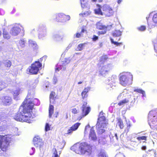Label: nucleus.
<instances>
[{"label": "nucleus", "instance_id": "f257e3e1", "mask_svg": "<svg viewBox=\"0 0 157 157\" xmlns=\"http://www.w3.org/2000/svg\"><path fill=\"white\" fill-rule=\"evenodd\" d=\"M34 106V104L32 102L29 101L27 103L24 101L20 107V109L22 108V111L16 113L14 119L17 121L31 123Z\"/></svg>", "mask_w": 157, "mask_h": 157}, {"label": "nucleus", "instance_id": "f03ea898", "mask_svg": "<svg viewBox=\"0 0 157 157\" xmlns=\"http://www.w3.org/2000/svg\"><path fill=\"white\" fill-rule=\"evenodd\" d=\"M97 8L94 9L95 14L98 15H104L106 17H110L114 14V11L110 6L105 4L102 6L99 4L97 5Z\"/></svg>", "mask_w": 157, "mask_h": 157}, {"label": "nucleus", "instance_id": "7ed1b4c3", "mask_svg": "<svg viewBox=\"0 0 157 157\" xmlns=\"http://www.w3.org/2000/svg\"><path fill=\"white\" fill-rule=\"evenodd\" d=\"M71 149L77 154L83 155L86 152L91 150L92 148L90 145L86 142H77L71 146Z\"/></svg>", "mask_w": 157, "mask_h": 157}, {"label": "nucleus", "instance_id": "20e7f679", "mask_svg": "<svg viewBox=\"0 0 157 157\" xmlns=\"http://www.w3.org/2000/svg\"><path fill=\"white\" fill-rule=\"evenodd\" d=\"M104 113L102 111H101L99 113V117L98 118L96 124V127L98 129V132L100 134H102L105 132L104 128L106 126L107 123L105 122L106 118L103 116Z\"/></svg>", "mask_w": 157, "mask_h": 157}, {"label": "nucleus", "instance_id": "39448f33", "mask_svg": "<svg viewBox=\"0 0 157 157\" xmlns=\"http://www.w3.org/2000/svg\"><path fill=\"white\" fill-rule=\"evenodd\" d=\"M133 76L130 73L126 72L122 74L119 78L120 83L123 86H126L132 82Z\"/></svg>", "mask_w": 157, "mask_h": 157}, {"label": "nucleus", "instance_id": "423d86ee", "mask_svg": "<svg viewBox=\"0 0 157 157\" xmlns=\"http://www.w3.org/2000/svg\"><path fill=\"white\" fill-rule=\"evenodd\" d=\"M10 138L7 136L0 135V149L3 151H6L10 146Z\"/></svg>", "mask_w": 157, "mask_h": 157}, {"label": "nucleus", "instance_id": "0eeeda50", "mask_svg": "<svg viewBox=\"0 0 157 157\" xmlns=\"http://www.w3.org/2000/svg\"><path fill=\"white\" fill-rule=\"evenodd\" d=\"M42 64L39 61H35L31 64L28 69L30 74L36 75L41 69Z\"/></svg>", "mask_w": 157, "mask_h": 157}, {"label": "nucleus", "instance_id": "6e6552de", "mask_svg": "<svg viewBox=\"0 0 157 157\" xmlns=\"http://www.w3.org/2000/svg\"><path fill=\"white\" fill-rule=\"evenodd\" d=\"M87 102L84 101L81 107L82 115L78 117L77 120L80 121L83 117L86 116L90 111V108L89 106H87Z\"/></svg>", "mask_w": 157, "mask_h": 157}, {"label": "nucleus", "instance_id": "1a4fd4ad", "mask_svg": "<svg viewBox=\"0 0 157 157\" xmlns=\"http://www.w3.org/2000/svg\"><path fill=\"white\" fill-rule=\"evenodd\" d=\"M149 124L151 128L157 130V117L155 116L152 117L150 114L149 115Z\"/></svg>", "mask_w": 157, "mask_h": 157}, {"label": "nucleus", "instance_id": "9d476101", "mask_svg": "<svg viewBox=\"0 0 157 157\" xmlns=\"http://www.w3.org/2000/svg\"><path fill=\"white\" fill-rule=\"evenodd\" d=\"M21 29L18 25H14L11 29L10 33L13 36L18 35L21 32Z\"/></svg>", "mask_w": 157, "mask_h": 157}, {"label": "nucleus", "instance_id": "9b49d317", "mask_svg": "<svg viewBox=\"0 0 157 157\" xmlns=\"http://www.w3.org/2000/svg\"><path fill=\"white\" fill-rule=\"evenodd\" d=\"M80 124L81 123L78 122L74 124L67 130L66 134L71 135L73 131H75L78 129Z\"/></svg>", "mask_w": 157, "mask_h": 157}, {"label": "nucleus", "instance_id": "f8f14e48", "mask_svg": "<svg viewBox=\"0 0 157 157\" xmlns=\"http://www.w3.org/2000/svg\"><path fill=\"white\" fill-rule=\"evenodd\" d=\"M2 101L3 104L5 105H10L12 102V99L11 97L6 96L2 97Z\"/></svg>", "mask_w": 157, "mask_h": 157}, {"label": "nucleus", "instance_id": "ddd939ff", "mask_svg": "<svg viewBox=\"0 0 157 157\" xmlns=\"http://www.w3.org/2000/svg\"><path fill=\"white\" fill-rule=\"evenodd\" d=\"M12 65L11 61L9 60L6 59L2 63V71L8 70Z\"/></svg>", "mask_w": 157, "mask_h": 157}, {"label": "nucleus", "instance_id": "4468645a", "mask_svg": "<svg viewBox=\"0 0 157 157\" xmlns=\"http://www.w3.org/2000/svg\"><path fill=\"white\" fill-rule=\"evenodd\" d=\"M112 24L108 25L107 26L102 25L100 23H98L97 25V28L99 30H110L112 27Z\"/></svg>", "mask_w": 157, "mask_h": 157}, {"label": "nucleus", "instance_id": "2eb2a0df", "mask_svg": "<svg viewBox=\"0 0 157 157\" xmlns=\"http://www.w3.org/2000/svg\"><path fill=\"white\" fill-rule=\"evenodd\" d=\"M66 15L62 13H59L56 16V20L58 22H63L66 21Z\"/></svg>", "mask_w": 157, "mask_h": 157}, {"label": "nucleus", "instance_id": "dca6fc26", "mask_svg": "<svg viewBox=\"0 0 157 157\" xmlns=\"http://www.w3.org/2000/svg\"><path fill=\"white\" fill-rule=\"evenodd\" d=\"M89 138L90 140L94 141H95L97 140V138L95 132L93 128H91L90 129L89 133Z\"/></svg>", "mask_w": 157, "mask_h": 157}, {"label": "nucleus", "instance_id": "f3484780", "mask_svg": "<svg viewBox=\"0 0 157 157\" xmlns=\"http://www.w3.org/2000/svg\"><path fill=\"white\" fill-rule=\"evenodd\" d=\"M21 91L22 90L21 88H18L12 91V94L14 99H17L18 96L21 94Z\"/></svg>", "mask_w": 157, "mask_h": 157}, {"label": "nucleus", "instance_id": "a211bd4d", "mask_svg": "<svg viewBox=\"0 0 157 157\" xmlns=\"http://www.w3.org/2000/svg\"><path fill=\"white\" fill-rule=\"evenodd\" d=\"M90 87L87 86L85 87L81 93V96L82 99L86 98L88 96L87 93L90 90Z\"/></svg>", "mask_w": 157, "mask_h": 157}, {"label": "nucleus", "instance_id": "6ab92c4d", "mask_svg": "<svg viewBox=\"0 0 157 157\" xmlns=\"http://www.w3.org/2000/svg\"><path fill=\"white\" fill-rule=\"evenodd\" d=\"M29 46L34 50H36L38 48V47L36 43L31 40H29Z\"/></svg>", "mask_w": 157, "mask_h": 157}, {"label": "nucleus", "instance_id": "aec40b11", "mask_svg": "<svg viewBox=\"0 0 157 157\" xmlns=\"http://www.w3.org/2000/svg\"><path fill=\"white\" fill-rule=\"evenodd\" d=\"M49 98L50 103L52 104L55 103L56 102L55 100L56 97V93L54 92H51L49 96Z\"/></svg>", "mask_w": 157, "mask_h": 157}, {"label": "nucleus", "instance_id": "412c9836", "mask_svg": "<svg viewBox=\"0 0 157 157\" xmlns=\"http://www.w3.org/2000/svg\"><path fill=\"white\" fill-rule=\"evenodd\" d=\"M33 144L36 147H40L42 145V143L40 140L37 138L35 137L33 140Z\"/></svg>", "mask_w": 157, "mask_h": 157}, {"label": "nucleus", "instance_id": "4be33fe9", "mask_svg": "<svg viewBox=\"0 0 157 157\" xmlns=\"http://www.w3.org/2000/svg\"><path fill=\"white\" fill-rule=\"evenodd\" d=\"M86 32V26H83L81 28V31L80 33H78L76 34V38H80L83 36L82 33Z\"/></svg>", "mask_w": 157, "mask_h": 157}, {"label": "nucleus", "instance_id": "5701e85b", "mask_svg": "<svg viewBox=\"0 0 157 157\" xmlns=\"http://www.w3.org/2000/svg\"><path fill=\"white\" fill-rule=\"evenodd\" d=\"M97 157H109V156L105 151L101 150L98 152Z\"/></svg>", "mask_w": 157, "mask_h": 157}, {"label": "nucleus", "instance_id": "b1692460", "mask_svg": "<svg viewBox=\"0 0 157 157\" xmlns=\"http://www.w3.org/2000/svg\"><path fill=\"white\" fill-rule=\"evenodd\" d=\"M117 123L121 129H123L124 127V125L122 119L120 118H117Z\"/></svg>", "mask_w": 157, "mask_h": 157}, {"label": "nucleus", "instance_id": "393cba45", "mask_svg": "<svg viewBox=\"0 0 157 157\" xmlns=\"http://www.w3.org/2000/svg\"><path fill=\"white\" fill-rule=\"evenodd\" d=\"M80 2L81 6L82 8L87 7L88 9H89L88 6L87 0H80Z\"/></svg>", "mask_w": 157, "mask_h": 157}, {"label": "nucleus", "instance_id": "a878e982", "mask_svg": "<svg viewBox=\"0 0 157 157\" xmlns=\"http://www.w3.org/2000/svg\"><path fill=\"white\" fill-rule=\"evenodd\" d=\"M106 66H103L102 67L100 71V74L103 75L105 74L106 73L108 72L109 70L108 69V67Z\"/></svg>", "mask_w": 157, "mask_h": 157}, {"label": "nucleus", "instance_id": "bb28decb", "mask_svg": "<svg viewBox=\"0 0 157 157\" xmlns=\"http://www.w3.org/2000/svg\"><path fill=\"white\" fill-rule=\"evenodd\" d=\"M3 38L6 39H9L10 37L8 32H7L5 29H4L3 30Z\"/></svg>", "mask_w": 157, "mask_h": 157}, {"label": "nucleus", "instance_id": "cd10ccee", "mask_svg": "<svg viewBox=\"0 0 157 157\" xmlns=\"http://www.w3.org/2000/svg\"><path fill=\"white\" fill-rule=\"evenodd\" d=\"M130 101L129 99L128 98H125L124 99L120 101L118 104V105L121 106L124 104H125L128 103Z\"/></svg>", "mask_w": 157, "mask_h": 157}, {"label": "nucleus", "instance_id": "c85d7f7f", "mask_svg": "<svg viewBox=\"0 0 157 157\" xmlns=\"http://www.w3.org/2000/svg\"><path fill=\"white\" fill-rule=\"evenodd\" d=\"M54 107L52 105H50L49 108V118L52 117L54 112Z\"/></svg>", "mask_w": 157, "mask_h": 157}, {"label": "nucleus", "instance_id": "c756f323", "mask_svg": "<svg viewBox=\"0 0 157 157\" xmlns=\"http://www.w3.org/2000/svg\"><path fill=\"white\" fill-rule=\"evenodd\" d=\"M122 32L119 30H116L113 33L112 35L114 37H118L121 35Z\"/></svg>", "mask_w": 157, "mask_h": 157}, {"label": "nucleus", "instance_id": "7c9ffc66", "mask_svg": "<svg viewBox=\"0 0 157 157\" xmlns=\"http://www.w3.org/2000/svg\"><path fill=\"white\" fill-rule=\"evenodd\" d=\"M134 91L142 94L143 96H145V92L142 89H136L134 90Z\"/></svg>", "mask_w": 157, "mask_h": 157}, {"label": "nucleus", "instance_id": "2f4dec72", "mask_svg": "<svg viewBox=\"0 0 157 157\" xmlns=\"http://www.w3.org/2000/svg\"><path fill=\"white\" fill-rule=\"evenodd\" d=\"M70 62V60L67 58H65L64 60L62 62V66L65 67V65L69 63Z\"/></svg>", "mask_w": 157, "mask_h": 157}, {"label": "nucleus", "instance_id": "473e14b6", "mask_svg": "<svg viewBox=\"0 0 157 157\" xmlns=\"http://www.w3.org/2000/svg\"><path fill=\"white\" fill-rule=\"evenodd\" d=\"M150 133L151 136L155 140V141L157 140V133L154 131H151Z\"/></svg>", "mask_w": 157, "mask_h": 157}, {"label": "nucleus", "instance_id": "72a5a7b5", "mask_svg": "<svg viewBox=\"0 0 157 157\" xmlns=\"http://www.w3.org/2000/svg\"><path fill=\"white\" fill-rule=\"evenodd\" d=\"M59 67H57L55 69V71L56 72H57L60 71V70H65L66 69L65 67L62 66V64L59 65Z\"/></svg>", "mask_w": 157, "mask_h": 157}, {"label": "nucleus", "instance_id": "f704fd0d", "mask_svg": "<svg viewBox=\"0 0 157 157\" xmlns=\"http://www.w3.org/2000/svg\"><path fill=\"white\" fill-rule=\"evenodd\" d=\"M53 153L52 157H59V155L58 154L57 151L55 148L53 149Z\"/></svg>", "mask_w": 157, "mask_h": 157}, {"label": "nucleus", "instance_id": "c9c22d12", "mask_svg": "<svg viewBox=\"0 0 157 157\" xmlns=\"http://www.w3.org/2000/svg\"><path fill=\"white\" fill-rule=\"evenodd\" d=\"M19 43L21 46L24 47L25 45L26 41L23 39H21L19 41Z\"/></svg>", "mask_w": 157, "mask_h": 157}, {"label": "nucleus", "instance_id": "e433bc0d", "mask_svg": "<svg viewBox=\"0 0 157 157\" xmlns=\"http://www.w3.org/2000/svg\"><path fill=\"white\" fill-rule=\"evenodd\" d=\"M152 21L155 24H157V13L154 14L152 18Z\"/></svg>", "mask_w": 157, "mask_h": 157}, {"label": "nucleus", "instance_id": "4c0bfd02", "mask_svg": "<svg viewBox=\"0 0 157 157\" xmlns=\"http://www.w3.org/2000/svg\"><path fill=\"white\" fill-rule=\"evenodd\" d=\"M90 12L89 10L85 12H82L79 14V15L80 16L83 17L90 15Z\"/></svg>", "mask_w": 157, "mask_h": 157}, {"label": "nucleus", "instance_id": "58836bf2", "mask_svg": "<svg viewBox=\"0 0 157 157\" xmlns=\"http://www.w3.org/2000/svg\"><path fill=\"white\" fill-rule=\"evenodd\" d=\"M86 43L80 44L78 45L77 47V51H81L83 49V48Z\"/></svg>", "mask_w": 157, "mask_h": 157}, {"label": "nucleus", "instance_id": "ea45409f", "mask_svg": "<svg viewBox=\"0 0 157 157\" xmlns=\"http://www.w3.org/2000/svg\"><path fill=\"white\" fill-rule=\"evenodd\" d=\"M146 27L145 26L141 25L137 28L138 30L140 31H144L145 30Z\"/></svg>", "mask_w": 157, "mask_h": 157}, {"label": "nucleus", "instance_id": "a19ab883", "mask_svg": "<svg viewBox=\"0 0 157 157\" xmlns=\"http://www.w3.org/2000/svg\"><path fill=\"white\" fill-rule=\"evenodd\" d=\"M147 136H138L137 137L136 139L139 141H141V140H144L146 141L147 140Z\"/></svg>", "mask_w": 157, "mask_h": 157}, {"label": "nucleus", "instance_id": "79ce46f5", "mask_svg": "<svg viewBox=\"0 0 157 157\" xmlns=\"http://www.w3.org/2000/svg\"><path fill=\"white\" fill-rule=\"evenodd\" d=\"M71 113L74 115L76 114L79 113V110L76 108H73L71 109Z\"/></svg>", "mask_w": 157, "mask_h": 157}, {"label": "nucleus", "instance_id": "37998d69", "mask_svg": "<svg viewBox=\"0 0 157 157\" xmlns=\"http://www.w3.org/2000/svg\"><path fill=\"white\" fill-rule=\"evenodd\" d=\"M6 87L4 82H0V91Z\"/></svg>", "mask_w": 157, "mask_h": 157}, {"label": "nucleus", "instance_id": "c03bdc74", "mask_svg": "<svg viewBox=\"0 0 157 157\" xmlns=\"http://www.w3.org/2000/svg\"><path fill=\"white\" fill-rule=\"evenodd\" d=\"M111 41L112 43L116 45L117 46H119L122 44V43H118L117 42L114 41L112 39H111Z\"/></svg>", "mask_w": 157, "mask_h": 157}, {"label": "nucleus", "instance_id": "a18cd8bd", "mask_svg": "<svg viewBox=\"0 0 157 157\" xmlns=\"http://www.w3.org/2000/svg\"><path fill=\"white\" fill-rule=\"evenodd\" d=\"M103 31H99L98 32V35H102L105 34L106 33L107 31H109L108 30H103Z\"/></svg>", "mask_w": 157, "mask_h": 157}, {"label": "nucleus", "instance_id": "49530a36", "mask_svg": "<svg viewBox=\"0 0 157 157\" xmlns=\"http://www.w3.org/2000/svg\"><path fill=\"white\" fill-rule=\"evenodd\" d=\"M50 130V127L48 123H47L46 124L45 126V131L47 132Z\"/></svg>", "mask_w": 157, "mask_h": 157}, {"label": "nucleus", "instance_id": "de8ad7c7", "mask_svg": "<svg viewBox=\"0 0 157 157\" xmlns=\"http://www.w3.org/2000/svg\"><path fill=\"white\" fill-rule=\"evenodd\" d=\"M98 36H96L95 35H94L93 36V37L92 38V40L93 41H96L98 40Z\"/></svg>", "mask_w": 157, "mask_h": 157}, {"label": "nucleus", "instance_id": "09e8293b", "mask_svg": "<svg viewBox=\"0 0 157 157\" xmlns=\"http://www.w3.org/2000/svg\"><path fill=\"white\" fill-rule=\"evenodd\" d=\"M107 59V57L106 56H103L101 57V60H103L106 59Z\"/></svg>", "mask_w": 157, "mask_h": 157}, {"label": "nucleus", "instance_id": "8fccbe9b", "mask_svg": "<svg viewBox=\"0 0 157 157\" xmlns=\"http://www.w3.org/2000/svg\"><path fill=\"white\" fill-rule=\"evenodd\" d=\"M59 113L58 112H55L53 115V117L55 118H57L58 115Z\"/></svg>", "mask_w": 157, "mask_h": 157}, {"label": "nucleus", "instance_id": "3c124183", "mask_svg": "<svg viewBox=\"0 0 157 157\" xmlns=\"http://www.w3.org/2000/svg\"><path fill=\"white\" fill-rule=\"evenodd\" d=\"M2 71V62L0 60V70Z\"/></svg>", "mask_w": 157, "mask_h": 157}, {"label": "nucleus", "instance_id": "603ef678", "mask_svg": "<svg viewBox=\"0 0 157 157\" xmlns=\"http://www.w3.org/2000/svg\"><path fill=\"white\" fill-rule=\"evenodd\" d=\"M32 150L33 151V153H32V154L30 153V154L31 155L33 154L35 152V148L34 147H33L32 148Z\"/></svg>", "mask_w": 157, "mask_h": 157}, {"label": "nucleus", "instance_id": "864d4df0", "mask_svg": "<svg viewBox=\"0 0 157 157\" xmlns=\"http://www.w3.org/2000/svg\"><path fill=\"white\" fill-rule=\"evenodd\" d=\"M127 124V127L128 128V129L130 127H131V125L130 124Z\"/></svg>", "mask_w": 157, "mask_h": 157}, {"label": "nucleus", "instance_id": "5fc2aeb1", "mask_svg": "<svg viewBox=\"0 0 157 157\" xmlns=\"http://www.w3.org/2000/svg\"><path fill=\"white\" fill-rule=\"evenodd\" d=\"M146 147L145 146H143L142 147V149L143 150H145L146 149Z\"/></svg>", "mask_w": 157, "mask_h": 157}, {"label": "nucleus", "instance_id": "6e6d98bb", "mask_svg": "<svg viewBox=\"0 0 157 157\" xmlns=\"http://www.w3.org/2000/svg\"><path fill=\"white\" fill-rule=\"evenodd\" d=\"M122 1V0H118L117 1V3L119 4Z\"/></svg>", "mask_w": 157, "mask_h": 157}, {"label": "nucleus", "instance_id": "4d7b16f0", "mask_svg": "<svg viewBox=\"0 0 157 157\" xmlns=\"http://www.w3.org/2000/svg\"><path fill=\"white\" fill-rule=\"evenodd\" d=\"M115 137H116V139L117 140H118V136H117V133L115 134Z\"/></svg>", "mask_w": 157, "mask_h": 157}, {"label": "nucleus", "instance_id": "13d9d810", "mask_svg": "<svg viewBox=\"0 0 157 157\" xmlns=\"http://www.w3.org/2000/svg\"><path fill=\"white\" fill-rule=\"evenodd\" d=\"M82 82H81V81H79V82H78V84H81L82 83Z\"/></svg>", "mask_w": 157, "mask_h": 157}, {"label": "nucleus", "instance_id": "bf43d9fd", "mask_svg": "<svg viewBox=\"0 0 157 157\" xmlns=\"http://www.w3.org/2000/svg\"><path fill=\"white\" fill-rule=\"evenodd\" d=\"M155 50L156 51H157V47L155 46Z\"/></svg>", "mask_w": 157, "mask_h": 157}, {"label": "nucleus", "instance_id": "052dcab7", "mask_svg": "<svg viewBox=\"0 0 157 157\" xmlns=\"http://www.w3.org/2000/svg\"><path fill=\"white\" fill-rule=\"evenodd\" d=\"M56 79H54V80H55V83H56Z\"/></svg>", "mask_w": 157, "mask_h": 157}, {"label": "nucleus", "instance_id": "680f3d73", "mask_svg": "<svg viewBox=\"0 0 157 157\" xmlns=\"http://www.w3.org/2000/svg\"><path fill=\"white\" fill-rule=\"evenodd\" d=\"M97 0H93V1H94V2H95Z\"/></svg>", "mask_w": 157, "mask_h": 157}]
</instances>
